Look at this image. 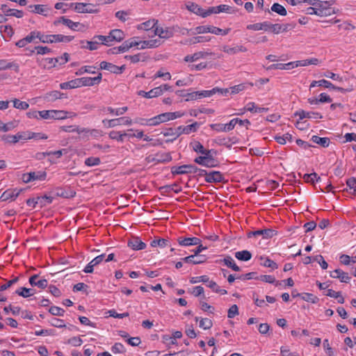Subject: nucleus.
Returning a JSON list of instances; mask_svg holds the SVG:
<instances>
[{
	"label": "nucleus",
	"instance_id": "nucleus-1",
	"mask_svg": "<svg viewBox=\"0 0 356 356\" xmlns=\"http://www.w3.org/2000/svg\"><path fill=\"white\" fill-rule=\"evenodd\" d=\"M172 175H193L189 178H198L204 177L205 178H222V175L218 171L213 169L201 170L193 165H183L180 166H173L171 168Z\"/></svg>",
	"mask_w": 356,
	"mask_h": 356
},
{
	"label": "nucleus",
	"instance_id": "nucleus-2",
	"mask_svg": "<svg viewBox=\"0 0 356 356\" xmlns=\"http://www.w3.org/2000/svg\"><path fill=\"white\" fill-rule=\"evenodd\" d=\"M305 181L312 185L315 189H319L324 193L330 192L332 188H337L340 191H348L347 188H342L343 183L341 186L337 183L333 184L330 179H305Z\"/></svg>",
	"mask_w": 356,
	"mask_h": 356
},
{
	"label": "nucleus",
	"instance_id": "nucleus-3",
	"mask_svg": "<svg viewBox=\"0 0 356 356\" xmlns=\"http://www.w3.org/2000/svg\"><path fill=\"white\" fill-rule=\"evenodd\" d=\"M111 31L108 33V35H95L93 37L92 40L90 41L88 40H81L80 42L81 44V48L87 49L90 51L98 49L99 45L104 44L106 46L110 45V42H111Z\"/></svg>",
	"mask_w": 356,
	"mask_h": 356
},
{
	"label": "nucleus",
	"instance_id": "nucleus-4",
	"mask_svg": "<svg viewBox=\"0 0 356 356\" xmlns=\"http://www.w3.org/2000/svg\"><path fill=\"white\" fill-rule=\"evenodd\" d=\"M239 122L240 126H245L246 129H248V126L250 124V122L245 119V120H241L238 118H234L232 119L229 123L227 124H221V123H217V124H210V127L211 129L215 130L216 131H229L234 129L235 125L236 124V122Z\"/></svg>",
	"mask_w": 356,
	"mask_h": 356
},
{
	"label": "nucleus",
	"instance_id": "nucleus-5",
	"mask_svg": "<svg viewBox=\"0 0 356 356\" xmlns=\"http://www.w3.org/2000/svg\"><path fill=\"white\" fill-rule=\"evenodd\" d=\"M51 193L54 198L60 197L63 198H71L76 195V192L70 187L55 188L51 191Z\"/></svg>",
	"mask_w": 356,
	"mask_h": 356
},
{
	"label": "nucleus",
	"instance_id": "nucleus-6",
	"mask_svg": "<svg viewBox=\"0 0 356 356\" xmlns=\"http://www.w3.org/2000/svg\"><path fill=\"white\" fill-rule=\"evenodd\" d=\"M35 136V133H32L30 131H22V132H18L15 135H9L7 136L6 138V142L9 143H16L19 142L21 140H28L33 138Z\"/></svg>",
	"mask_w": 356,
	"mask_h": 356
},
{
	"label": "nucleus",
	"instance_id": "nucleus-7",
	"mask_svg": "<svg viewBox=\"0 0 356 356\" xmlns=\"http://www.w3.org/2000/svg\"><path fill=\"white\" fill-rule=\"evenodd\" d=\"M60 23L67 26L68 28L73 31H82L84 28L83 24L79 22H74L65 17H60L59 19L54 22L55 25H57Z\"/></svg>",
	"mask_w": 356,
	"mask_h": 356
},
{
	"label": "nucleus",
	"instance_id": "nucleus-8",
	"mask_svg": "<svg viewBox=\"0 0 356 356\" xmlns=\"http://www.w3.org/2000/svg\"><path fill=\"white\" fill-rule=\"evenodd\" d=\"M137 43L134 38H129L125 40L121 45L114 47L113 45V54L124 53L129 50L132 47H135Z\"/></svg>",
	"mask_w": 356,
	"mask_h": 356
},
{
	"label": "nucleus",
	"instance_id": "nucleus-9",
	"mask_svg": "<svg viewBox=\"0 0 356 356\" xmlns=\"http://www.w3.org/2000/svg\"><path fill=\"white\" fill-rule=\"evenodd\" d=\"M257 184L262 191L275 190L279 186V183L275 179H258Z\"/></svg>",
	"mask_w": 356,
	"mask_h": 356
},
{
	"label": "nucleus",
	"instance_id": "nucleus-10",
	"mask_svg": "<svg viewBox=\"0 0 356 356\" xmlns=\"http://www.w3.org/2000/svg\"><path fill=\"white\" fill-rule=\"evenodd\" d=\"M31 186H29V188H31ZM28 188H14V189H8L3 193L1 196L0 197V200L1 201H6L8 200H14L21 192L26 190Z\"/></svg>",
	"mask_w": 356,
	"mask_h": 356
},
{
	"label": "nucleus",
	"instance_id": "nucleus-11",
	"mask_svg": "<svg viewBox=\"0 0 356 356\" xmlns=\"http://www.w3.org/2000/svg\"><path fill=\"white\" fill-rule=\"evenodd\" d=\"M293 115L295 117L298 116L299 120H301L304 118L309 119H322L323 116L321 113L317 112H307L304 110H299L294 113Z\"/></svg>",
	"mask_w": 356,
	"mask_h": 356
},
{
	"label": "nucleus",
	"instance_id": "nucleus-12",
	"mask_svg": "<svg viewBox=\"0 0 356 356\" xmlns=\"http://www.w3.org/2000/svg\"><path fill=\"white\" fill-rule=\"evenodd\" d=\"M40 275L35 274L29 277V282L31 286H37L39 289H44L48 286V281L46 279L38 280Z\"/></svg>",
	"mask_w": 356,
	"mask_h": 356
},
{
	"label": "nucleus",
	"instance_id": "nucleus-13",
	"mask_svg": "<svg viewBox=\"0 0 356 356\" xmlns=\"http://www.w3.org/2000/svg\"><path fill=\"white\" fill-rule=\"evenodd\" d=\"M101 79H102V74H100V73L98 74V76H97L95 77H81V78L78 79V80L79 81V87L83 86H94L95 84L99 83L100 82Z\"/></svg>",
	"mask_w": 356,
	"mask_h": 356
},
{
	"label": "nucleus",
	"instance_id": "nucleus-14",
	"mask_svg": "<svg viewBox=\"0 0 356 356\" xmlns=\"http://www.w3.org/2000/svg\"><path fill=\"white\" fill-rule=\"evenodd\" d=\"M199 126L200 124L197 122L185 127L179 126L177 128V135L179 136L181 134H189L191 132H195Z\"/></svg>",
	"mask_w": 356,
	"mask_h": 356
},
{
	"label": "nucleus",
	"instance_id": "nucleus-15",
	"mask_svg": "<svg viewBox=\"0 0 356 356\" xmlns=\"http://www.w3.org/2000/svg\"><path fill=\"white\" fill-rule=\"evenodd\" d=\"M127 245L134 250H143L146 248V244L138 236H132L129 240Z\"/></svg>",
	"mask_w": 356,
	"mask_h": 356
},
{
	"label": "nucleus",
	"instance_id": "nucleus-16",
	"mask_svg": "<svg viewBox=\"0 0 356 356\" xmlns=\"http://www.w3.org/2000/svg\"><path fill=\"white\" fill-rule=\"evenodd\" d=\"M211 55H213V53L211 51H198L192 55L186 56L184 60L185 62H195L200 58H205L207 56Z\"/></svg>",
	"mask_w": 356,
	"mask_h": 356
},
{
	"label": "nucleus",
	"instance_id": "nucleus-17",
	"mask_svg": "<svg viewBox=\"0 0 356 356\" xmlns=\"http://www.w3.org/2000/svg\"><path fill=\"white\" fill-rule=\"evenodd\" d=\"M277 232L274 229H259L254 232H250L248 233V237H251L252 236H260L262 235L264 238H272L273 236L276 235Z\"/></svg>",
	"mask_w": 356,
	"mask_h": 356
},
{
	"label": "nucleus",
	"instance_id": "nucleus-18",
	"mask_svg": "<svg viewBox=\"0 0 356 356\" xmlns=\"http://www.w3.org/2000/svg\"><path fill=\"white\" fill-rule=\"evenodd\" d=\"M138 95L148 99L156 97L162 95V89H161V88L156 87L148 92L139 90L138 92Z\"/></svg>",
	"mask_w": 356,
	"mask_h": 356
},
{
	"label": "nucleus",
	"instance_id": "nucleus-19",
	"mask_svg": "<svg viewBox=\"0 0 356 356\" xmlns=\"http://www.w3.org/2000/svg\"><path fill=\"white\" fill-rule=\"evenodd\" d=\"M182 260L186 263L200 264L205 262L207 261V257L205 255L197 256L196 254H193L183 258Z\"/></svg>",
	"mask_w": 356,
	"mask_h": 356
},
{
	"label": "nucleus",
	"instance_id": "nucleus-20",
	"mask_svg": "<svg viewBox=\"0 0 356 356\" xmlns=\"http://www.w3.org/2000/svg\"><path fill=\"white\" fill-rule=\"evenodd\" d=\"M104 257H105V254H100V255L96 257L86 266L83 271L86 273H92L94 266L100 264L103 261Z\"/></svg>",
	"mask_w": 356,
	"mask_h": 356
},
{
	"label": "nucleus",
	"instance_id": "nucleus-21",
	"mask_svg": "<svg viewBox=\"0 0 356 356\" xmlns=\"http://www.w3.org/2000/svg\"><path fill=\"white\" fill-rule=\"evenodd\" d=\"M217 89H211L209 90H202L193 92V95H191V99H198L204 97H211L216 94Z\"/></svg>",
	"mask_w": 356,
	"mask_h": 356
},
{
	"label": "nucleus",
	"instance_id": "nucleus-22",
	"mask_svg": "<svg viewBox=\"0 0 356 356\" xmlns=\"http://www.w3.org/2000/svg\"><path fill=\"white\" fill-rule=\"evenodd\" d=\"M178 243L181 245L189 246V245H195L200 244L201 243V240L197 237H190V238H182L179 237L178 239Z\"/></svg>",
	"mask_w": 356,
	"mask_h": 356
},
{
	"label": "nucleus",
	"instance_id": "nucleus-23",
	"mask_svg": "<svg viewBox=\"0 0 356 356\" xmlns=\"http://www.w3.org/2000/svg\"><path fill=\"white\" fill-rule=\"evenodd\" d=\"M167 115H165V113L159 114L155 117H153L147 120V124L149 126H156L162 122H167Z\"/></svg>",
	"mask_w": 356,
	"mask_h": 356
},
{
	"label": "nucleus",
	"instance_id": "nucleus-24",
	"mask_svg": "<svg viewBox=\"0 0 356 356\" xmlns=\"http://www.w3.org/2000/svg\"><path fill=\"white\" fill-rule=\"evenodd\" d=\"M154 33L156 35H158L160 38L164 39L170 38L173 35V31L168 28L163 29L161 27L156 26L155 27Z\"/></svg>",
	"mask_w": 356,
	"mask_h": 356
},
{
	"label": "nucleus",
	"instance_id": "nucleus-25",
	"mask_svg": "<svg viewBox=\"0 0 356 356\" xmlns=\"http://www.w3.org/2000/svg\"><path fill=\"white\" fill-rule=\"evenodd\" d=\"M54 197L51 193V191L43 196H38V205L40 208L46 207L52 202Z\"/></svg>",
	"mask_w": 356,
	"mask_h": 356
},
{
	"label": "nucleus",
	"instance_id": "nucleus-26",
	"mask_svg": "<svg viewBox=\"0 0 356 356\" xmlns=\"http://www.w3.org/2000/svg\"><path fill=\"white\" fill-rule=\"evenodd\" d=\"M230 9V6L227 5H220L216 7H210L207 10L205 11L204 14L206 17L210 15L212 13H220L222 12H228Z\"/></svg>",
	"mask_w": 356,
	"mask_h": 356
},
{
	"label": "nucleus",
	"instance_id": "nucleus-27",
	"mask_svg": "<svg viewBox=\"0 0 356 356\" xmlns=\"http://www.w3.org/2000/svg\"><path fill=\"white\" fill-rule=\"evenodd\" d=\"M74 39L73 36L64 35L62 34L51 35V43L53 42H65L67 43Z\"/></svg>",
	"mask_w": 356,
	"mask_h": 356
},
{
	"label": "nucleus",
	"instance_id": "nucleus-28",
	"mask_svg": "<svg viewBox=\"0 0 356 356\" xmlns=\"http://www.w3.org/2000/svg\"><path fill=\"white\" fill-rule=\"evenodd\" d=\"M307 13L309 15H316L322 17L330 15L332 14V12H330L329 9L317 8V7H309L307 8Z\"/></svg>",
	"mask_w": 356,
	"mask_h": 356
},
{
	"label": "nucleus",
	"instance_id": "nucleus-29",
	"mask_svg": "<svg viewBox=\"0 0 356 356\" xmlns=\"http://www.w3.org/2000/svg\"><path fill=\"white\" fill-rule=\"evenodd\" d=\"M334 273H337V275H334V274L332 273L331 277L339 279L341 282L348 283L351 279L347 273L343 272L341 269H336L334 270Z\"/></svg>",
	"mask_w": 356,
	"mask_h": 356
},
{
	"label": "nucleus",
	"instance_id": "nucleus-30",
	"mask_svg": "<svg viewBox=\"0 0 356 356\" xmlns=\"http://www.w3.org/2000/svg\"><path fill=\"white\" fill-rule=\"evenodd\" d=\"M269 23L268 22H264L262 23H256L253 24H249L247 26V29L253 31L264 30L265 31H269Z\"/></svg>",
	"mask_w": 356,
	"mask_h": 356
},
{
	"label": "nucleus",
	"instance_id": "nucleus-31",
	"mask_svg": "<svg viewBox=\"0 0 356 356\" xmlns=\"http://www.w3.org/2000/svg\"><path fill=\"white\" fill-rule=\"evenodd\" d=\"M187 8L188 10L194 13L196 15H198L200 16H202L203 17H206V15L204 14L205 11L200 7L197 4L192 2H189L187 6Z\"/></svg>",
	"mask_w": 356,
	"mask_h": 356
},
{
	"label": "nucleus",
	"instance_id": "nucleus-32",
	"mask_svg": "<svg viewBox=\"0 0 356 356\" xmlns=\"http://www.w3.org/2000/svg\"><path fill=\"white\" fill-rule=\"evenodd\" d=\"M211 40V38L209 36H196L188 40H186L183 44H195L197 43H202L209 42Z\"/></svg>",
	"mask_w": 356,
	"mask_h": 356
},
{
	"label": "nucleus",
	"instance_id": "nucleus-33",
	"mask_svg": "<svg viewBox=\"0 0 356 356\" xmlns=\"http://www.w3.org/2000/svg\"><path fill=\"white\" fill-rule=\"evenodd\" d=\"M13 68L15 72H19V65L15 63H9L6 60H0V71Z\"/></svg>",
	"mask_w": 356,
	"mask_h": 356
},
{
	"label": "nucleus",
	"instance_id": "nucleus-34",
	"mask_svg": "<svg viewBox=\"0 0 356 356\" xmlns=\"http://www.w3.org/2000/svg\"><path fill=\"white\" fill-rule=\"evenodd\" d=\"M228 268H232L234 271H240L241 268L235 264L234 261L230 256H226L223 259L220 260Z\"/></svg>",
	"mask_w": 356,
	"mask_h": 356
},
{
	"label": "nucleus",
	"instance_id": "nucleus-35",
	"mask_svg": "<svg viewBox=\"0 0 356 356\" xmlns=\"http://www.w3.org/2000/svg\"><path fill=\"white\" fill-rule=\"evenodd\" d=\"M72 6H74V8L78 13H85L92 12V10L89 8L90 4L84 3H72Z\"/></svg>",
	"mask_w": 356,
	"mask_h": 356
},
{
	"label": "nucleus",
	"instance_id": "nucleus-36",
	"mask_svg": "<svg viewBox=\"0 0 356 356\" xmlns=\"http://www.w3.org/2000/svg\"><path fill=\"white\" fill-rule=\"evenodd\" d=\"M15 293L23 298H29L35 293V290L26 287H20L15 291Z\"/></svg>",
	"mask_w": 356,
	"mask_h": 356
},
{
	"label": "nucleus",
	"instance_id": "nucleus-37",
	"mask_svg": "<svg viewBox=\"0 0 356 356\" xmlns=\"http://www.w3.org/2000/svg\"><path fill=\"white\" fill-rule=\"evenodd\" d=\"M235 257L241 261H247L251 259L252 254L248 250H242L235 252Z\"/></svg>",
	"mask_w": 356,
	"mask_h": 356
},
{
	"label": "nucleus",
	"instance_id": "nucleus-38",
	"mask_svg": "<svg viewBox=\"0 0 356 356\" xmlns=\"http://www.w3.org/2000/svg\"><path fill=\"white\" fill-rule=\"evenodd\" d=\"M79 81L78 79H75L70 81L60 83V88L63 90L76 88L79 87Z\"/></svg>",
	"mask_w": 356,
	"mask_h": 356
},
{
	"label": "nucleus",
	"instance_id": "nucleus-39",
	"mask_svg": "<svg viewBox=\"0 0 356 356\" xmlns=\"http://www.w3.org/2000/svg\"><path fill=\"white\" fill-rule=\"evenodd\" d=\"M164 136H172V138L166 140V143H172L175 140H176L179 136L177 135V129H174L172 128L166 129L163 132H162Z\"/></svg>",
	"mask_w": 356,
	"mask_h": 356
},
{
	"label": "nucleus",
	"instance_id": "nucleus-40",
	"mask_svg": "<svg viewBox=\"0 0 356 356\" xmlns=\"http://www.w3.org/2000/svg\"><path fill=\"white\" fill-rule=\"evenodd\" d=\"M76 133L79 134V139L80 140H88L90 139V131H89V129L82 128L78 126Z\"/></svg>",
	"mask_w": 356,
	"mask_h": 356
},
{
	"label": "nucleus",
	"instance_id": "nucleus-41",
	"mask_svg": "<svg viewBox=\"0 0 356 356\" xmlns=\"http://www.w3.org/2000/svg\"><path fill=\"white\" fill-rule=\"evenodd\" d=\"M223 51L229 54H235L238 52H245L247 51V49L243 46L236 47H229L228 46H224L222 47Z\"/></svg>",
	"mask_w": 356,
	"mask_h": 356
},
{
	"label": "nucleus",
	"instance_id": "nucleus-42",
	"mask_svg": "<svg viewBox=\"0 0 356 356\" xmlns=\"http://www.w3.org/2000/svg\"><path fill=\"white\" fill-rule=\"evenodd\" d=\"M312 140L316 143L320 145L321 146L323 147H327L329 146L330 144V139L328 138H321L318 136H313L312 138Z\"/></svg>",
	"mask_w": 356,
	"mask_h": 356
},
{
	"label": "nucleus",
	"instance_id": "nucleus-43",
	"mask_svg": "<svg viewBox=\"0 0 356 356\" xmlns=\"http://www.w3.org/2000/svg\"><path fill=\"white\" fill-rule=\"evenodd\" d=\"M270 9L281 16H286L287 14L286 8L278 3H273Z\"/></svg>",
	"mask_w": 356,
	"mask_h": 356
},
{
	"label": "nucleus",
	"instance_id": "nucleus-44",
	"mask_svg": "<svg viewBox=\"0 0 356 356\" xmlns=\"http://www.w3.org/2000/svg\"><path fill=\"white\" fill-rule=\"evenodd\" d=\"M318 63V60L316 58H312L309 59L296 61V67L307 66L309 65H317Z\"/></svg>",
	"mask_w": 356,
	"mask_h": 356
},
{
	"label": "nucleus",
	"instance_id": "nucleus-45",
	"mask_svg": "<svg viewBox=\"0 0 356 356\" xmlns=\"http://www.w3.org/2000/svg\"><path fill=\"white\" fill-rule=\"evenodd\" d=\"M288 3L296 6L297 4H300L302 3H307L312 6H317V4H320L318 3V0H285Z\"/></svg>",
	"mask_w": 356,
	"mask_h": 356
},
{
	"label": "nucleus",
	"instance_id": "nucleus-46",
	"mask_svg": "<svg viewBox=\"0 0 356 356\" xmlns=\"http://www.w3.org/2000/svg\"><path fill=\"white\" fill-rule=\"evenodd\" d=\"M67 112L61 110H52V119L64 120L68 118Z\"/></svg>",
	"mask_w": 356,
	"mask_h": 356
},
{
	"label": "nucleus",
	"instance_id": "nucleus-47",
	"mask_svg": "<svg viewBox=\"0 0 356 356\" xmlns=\"http://www.w3.org/2000/svg\"><path fill=\"white\" fill-rule=\"evenodd\" d=\"M157 24V21L155 19L148 20L145 22H143L138 26V29L141 30H149L152 28H154L156 24Z\"/></svg>",
	"mask_w": 356,
	"mask_h": 356
},
{
	"label": "nucleus",
	"instance_id": "nucleus-48",
	"mask_svg": "<svg viewBox=\"0 0 356 356\" xmlns=\"http://www.w3.org/2000/svg\"><path fill=\"white\" fill-rule=\"evenodd\" d=\"M13 106L17 109L24 111V110L28 109L29 107V104L27 102L20 101L18 99H14L13 100Z\"/></svg>",
	"mask_w": 356,
	"mask_h": 356
},
{
	"label": "nucleus",
	"instance_id": "nucleus-49",
	"mask_svg": "<svg viewBox=\"0 0 356 356\" xmlns=\"http://www.w3.org/2000/svg\"><path fill=\"white\" fill-rule=\"evenodd\" d=\"M63 95V94L60 93L59 91L54 90L47 93L45 95V99H47V101H54L56 99L62 98Z\"/></svg>",
	"mask_w": 356,
	"mask_h": 356
},
{
	"label": "nucleus",
	"instance_id": "nucleus-50",
	"mask_svg": "<svg viewBox=\"0 0 356 356\" xmlns=\"http://www.w3.org/2000/svg\"><path fill=\"white\" fill-rule=\"evenodd\" d=\"M125 38L124 33L120 29H113V41L120 42Z\"/></svg>",
	"mask_w": 356,
	"mask_h": 356
},
{
	"label": "nucleus",
	"instance_id": "nucleus-51",
	"mask_svg": "<svg viewBox=\"0 0 356 356\" xmlns=\"http://www.w3.org/2000/svg\"><path fill=\"white\" fill-rule=\"evenodd\" d=\"M131 120L128 117H122L117 119H113V127L119 124H131Z\"/></svg>",
	"mask_w": 356,
	"mask_h": 356
},
{
	"label": "nucleus",
	"instance_id": "nucleus-52",
	"mask_svg": "<svg viewBox=\"0 0 356 356\" xmlns=\"http://www.w3.org/2000/svg\"><path fill=\"white\" fill-rule=\"evenodd\" d=\"M301 298L305 301L310 302L314 304L318 302L319 300V298L317 296H314L312 293H302Z\"/></svg>",
	"mask_w": 356,
	"mask_h": 356
},
{
	"label": "nucleus",
	"instance_id": "nucleus-53",
	"mask_svg": "<svg viewBox=\"0 0 356 356\" xmlns=\"http://www.w3.org/2000/svg\"><path fill=\"white\" fill-rule=\"evenodd\" d=\"M125 58L129 59L131 63H136L139 61H145L147 59V57L144 55H141L140 54H135L133 56H126Z\"/></svg>",
	"mask_w": 356,
	"mask_h": 356
},
{
	"label": "nucleus",
	"instance_id": "nucleus-54",
	"mask_svg": "<svg viewBox=\"0 0 356 356\" xmlns=\"http://www.w3.org/2000/svg\"><path fill=\"white\" fill-rule=\"evenodd\" d=\"M151 246L152 247H165V246H170L169 245V241L165 238H159V239H155L153 240L151 242Z\"/></svg>",
	"mask_w": 356,
	"mask_h": 356
},
{
	"label": "nucleus",
	"instance_id": "nucleus-55",
	"mask_svg": "<svg viewBox=\"0 0 356 356\" xmlns=\"http://www.w3.org/2000/svg\"><path fill=\"white\" fill-rule=\"evenodd\" d=\"M49 312L54 316H63L65 310L59 307L52 306L49 308Z\"/></svg>",
	"mask_w": 356,
	"mask_h": 356
},
{
	"label": "nucleus",
	"instance_id": "nucleus-56",
	"mask_svg": "<svg viewBox=\"0 0 356 356\" xmlns=\"http://www.w3.org/2000/svg\"><path fill=\"white\" fill-rule=\"evenodd\" d=\"M211 31V26H197L194 31H193L192 34H201V33H210Z\"/></svg>",
	"mask_w": 356,
	"mask_h": 356
},
{
	"label": "nucleus",
	"instance_id": "nucleus-57",
	"mask_svg": "<svg viewBox=\"0 0 356 356\" xmlns=\"http://www.w3.org/2000/svg\"><path fill=\"white\" fill-rule=\"evenodd\" d=\"M212 326V321L209 318H204L200 321V327L204 330H209Z\"/></svg>",
	"mask_w": 356,
	"mask_h": 356
},
{
	"label": "nucleus",
	"instance_id": "nucleus-58",
	"mask_svg": "<svg viewBox=\"0 0 356 356\" xmlns=\"http://www.w3.org/2000/svg\"><path fill=\"white\" fill-rule=\"evenodd\" d=\"M132 38L135 39V42L137 43L135 47H136L138 49L149 48L147 40H140L138 37H133Z\"/></svg>",
	"mask_w": 356,
	"mask_h": 356
},
{
	"label": "nucleus",
	"instance_id": "nucleus-59",
	"mask_svg": "<svg viewBox=\"0 0 356 356\" xmlns=\"http://www.w3.org/2000/svg\"><path fill=\"white\" fill-rule=\"evenodd\" d=\"M230 29H222L216 26H211V31L210 33L215 35H225L229 32Z\"/></svg>",
	"mask_w": 356,
	"mask_h": 356
},
{
	"label": "nucleus",
	"instance_id": "nucleus-60",
	"mask_svg": "<svg viewBox=\"0 0 356 356\" xmlns=\"http://www.w3.org/2000/svg\"><path fill=\"white\" fill-rule=\"evenodd\" d=\"M0 32L1 33H4L8 37H11L14 34L13 28L8 25L0 26Z\"/></svg>",
	"mask_w": 356,
	"mask_h": 356
},
{
	"label": "nucleus",
	"instance_id": "nucleus-61",
	"mask_svg": "<svg viewBox=\"0 0 356 356\" xmlns=\"http://www.w3.org/2000/svg\"><path fill=\"white\" fill-rule=\"evenodd\" d=\"M347 186L350 189V193L353 195L356 194V179H346Z\"/></svg>",
	"mask_w": 356,
	"mask_h": 356
},
{
	"label": "nucleus",
	"instance_id": "nucleus-62",
	"mask_svg": "<svg viewBox=\"0 0 356 356\" xmlns=\"http://www.w3.org/2000/svg\"><path fill=\"white\" fill-rule=\"evenodd\" d=\"M19 281V277H15L14 279L8 281L6 283L0 286V292L4 290L8 289L13 284H16Z\"/></svg>",
	"mask_w": 356,
	"mask_h": 356
},
{
	"label": "nucleus",
	"instance_id": "nucleus-63",
	"mask_svg": "<svg viewBox=\"0 0 356 356\" xmlns=\"http://www.w3.org/2000/svg\"><path fill=\"white\" fill-rule=\"evenodd\" d=\"M209 277L207 275H202L199 277H191L190 280V282L191 284H195L200 282L207 283L209 282Z\"/></svg>",
	"mask_w": 356,
	"mask_h": 356
},
{
	"label": "nucleus",
	"instance_id": "nucleus-64",
	"mask_svg": "<svg viewBox=\"0 0 356 356\" xmlns=\"http://www.w3.org/2000/svg\"><path fill=\"white\" fill-rule=\"evenodd\" d=\"M21 309L19 307H13L11 305H9L7 307H5L3 308V311L8 314L9 312H11L13 315H18L19 314Z\"/></svg>",
	"mask_w": 356,
	"mask_h": 356
}]
</instances>
